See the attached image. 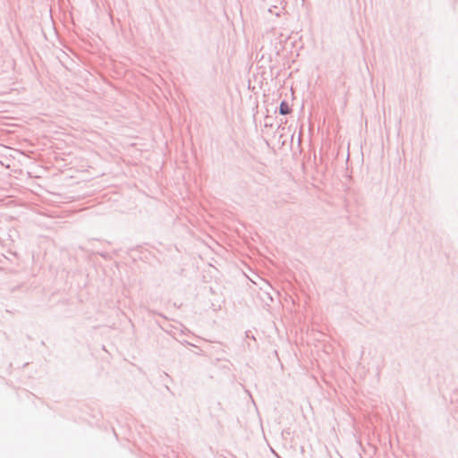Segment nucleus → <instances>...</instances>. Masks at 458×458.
I'll use <instances>...</instances> for the list:
<instances>
[{
    "label": "nucleus",
    "instance_id": "obj_1",
    "mask_svg": "<svg viewBox=\"0 0 458 458\" xmlns=\"http://www.w3.org/2000/svg\"><path fill=\"white\" fill-rule=\"evenodd\" d=\"M280 113L282 114H288L291 113V107L289 106V105L283 101L280 105Z\"/></svg>",
    "mask_w": 458,
    "mask_h": 458
}]
</instances>
